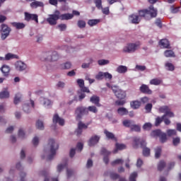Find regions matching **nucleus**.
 <instances>
[{
	"instance_id": "obj_25",
	"label": "nucleus",
	"mask_w": 181,
	"mask_h": 181,
	"mask_svg": "<svg viewBox=\"0 0 181 181\" xmlns=\"http://www.w3.org/2000/svg\"><path fill=\"white\" fill-rule=\"evenodd\" d=\"M141 103L139 100H133L130 103V107L133 110H138L140 108Z\"/></svg>"
},
{
	"instance_id": "obj_35",
	"label": "nucleus",
	"mask_w": 181,
	"mask_h": 181,
	"mask_svg": "<svg viewBox=\"0 0 181 181\" xmlns=\"http://www.w3.org/2000/svg\"><path fill=\"white\" fill-rule=\"evenodd\" d=\"M12 26H13L16 29H23L25 28V23H16V22H13V23H11Z\"/></svg>"
},
{
	"instance_id": "obj_49",
	"label": "nucleus",
	"mask_w": 181,
	"mask_h": 181,
	"mask_svg": "<svg viewBox=\"0 0 181 181\" xmlns=\"http://www.w3.org/2000/svg\"><path fill=\"white\" fill-rule=\"evenodd\" d=\"M136 177H138V173L134 172L130 174L129 181H136Z\"/></svg>"
},
{
	"instance_id": "obj_20",
	"label": "nucleus",
	"mask_w": 181,
	"mask_h": 181,
	"mask_svg": "<svg viewBox=\"0 0 181 181\" xmlns=\"http://www.w3.org/2000/svg\"><path fill=\"white\" fill-rule=\"evenodd\" d=\"M116 71L119 74H125L128 72V67L124 65H119L116 68Z\"/></svg>"
},
{
	"instance_id": "obj_31",
	"label": "nucleus",
	"mask_w": 181,
	"mask_h": 181,
	"mask_svg": "<svg viewBox=\"0 0 181 181\" xmlns=\"http://www.w3.org/2000/svg\"><path fill=\"white\" fill-rule=\"evenodd\" d=\"M59 19H61V21H69L70 19H73V14L65 13L61 15L59 12Z\"/></svg>"
},
{
	"instance_id": "obj_30",
	"label": "nucleus",
	"mask_w": 181,
	"mask_h": 181,
	"mask_svg": "<svg viewBox=\"0 0 181 181\" xmlns=\"http://www.w3.org/2000/svg\"><path fill=\"white\" fill-rule=\"evenodd\" d=\"M1 73L4 74V76H9V71H11V67L8 65H3L1 68Z\"/></svg>"
},
{
	"instance_id": "obj_15",
	"label": "nucleus",
	"mask_w": 181,
	"mask_h": 181,
	"mask_svg": "<svg viewBox=\"0 0 181 181\" xmlns=\"http://www.w3.org/2000/svg\"><path fill=\"white\" fill-rule=\"evenodd\" d=\"M147 10V16L150 15L151 18H156L158 15V10L154 8L153 6H150Z\"/></svg>"
},
{
	"instance_id": "obj_45",
	"label": "nucleus",
	"mask_w": 181,
	"mask_h": 181,
	"mask_svg": "<svg viewBox=\"0 0 181 181\" xmlns=\"http://www.w3.org/2000/svg\"><path fill=\"white\" fill-rule=\"evenodd\" d=\"M36 128H37V129H40L41 131L45 129V124H43V122L41 120H38L36 122Z\"/></svg>"
},
{
	"instance_id": "obj_50",
	"label": "nucleus",
	"mask_w": 181,
	"mask_h": 181,
	"mask_svg": "<svg viewBox=\"0 0 181 181\" xmlns=\"http://www.w3.org/2000/svg\"><path fill=\"white\" fill-rule=\"evenodd\" d=\"M130 129L132 131H134L135 132H139V131H141V127L138 124H134V123H133V124H132V127H130Z\"/></svg>"
},
{
	"instance_id": "obj_59",
	"label": "nucleus",
	"mask_w": 181,
	"mask_h": 181,
	"mask_svg": "<svg viewBox=\"0 0 181 181\" xmlns=\"http://www.w3.org/2000/svg\"><path fill=\"white\" fill-rule=\"evenodd\" d=\"M152 128V124L147 122L145 123L143 126V129H145V131H149Z\"/></svg>"
},
{
	"instance_id": "obj_26",
	"label": "nucleus",
	"mask_w": 181,
	"mask_h": 181,
	"mask_svg": "<svg viewBox=\"0 0 181 181\" xmlns=\"http://www.w3.org/2000/svg\"><path fill=\"white\" fill-rule=\"evenodd\" d=\"M73 66L71 62H66L65 63H62L59 65V69L61 70H69V69Z\"/></svg>"
},
{
	"instance_id": "obj_55",
	"label": "nucleus",
	"mask_w": 181,
	"mask_h": 181,
	"mask_svg": "<svg viewBox=\"0 0 181 181\" xmlns=\"http://www.w3.org/2000/svg\"><path fill=\"white\" fill-rule=\"evenodd\" d=\"M124 163V160L121 158L117 159L112 162V166H115V165H122Z\"/></svg>"
},
{
	"instance_id": "obj_53",
	"label": "nucleus",
	"mask_w": 181,
	"mask_h": 181,
	"mask_svg": "<svg viewBox=\"0 0 181 181\" xmlns=\"http://www.w3.org/2000/svg\"><path fill=\"white\" fill-rule=\"evenodd\" d=\"M166 117H169V118H173L175 117V113L173 112H171L170 109L166 112V114H164L163 115V118H166Z\"/></svg>"
},
{
	"instance_id": "obj_5",
	"label": "nucleus",
	"mask_w": 181,
	"mask_h": 181,
	"mask_svg": "<svg viewBox=\"0 0 181 181\" xmlns=\"http://www.w3.org/2000/svg\"><path fill=\"white\" fill-rule=\"evenodd\" d=\"M60 19V11L56 10L54 14H49L47 21L49 25H57V21Z\"/></svg>"
},
{
	"instance_id": "obj_39",
	"label": "nucleus",
	"mask_w": 181,
	"mask_h": 181,
	"mask_svg": "<svg viewBox=\"0 0 181 181\" xmlns=\"http://www.w3.org/2000/svg\"><path fill=\"white\" fill-rule=\"evenodd\" d=\"M134 124V121L130 120V119H124L122 122V124L124 127H126V128H131Z\"/></svg>"
},
{
	"instance_id": "obj_37",
	"label": "nucleus",
	"mask_w": 181,
	"mask_h": 181,
	"mask_svg": "<svg viewBox=\"0 0 181 181\" xmlns=\"http://www.w3.org/2000/svg\"><path fill=\"white\" fill-rule=\"evenodd\" d=\"M165 70H168V71H173L175 70V65L169 62H167L165 64Z\"/></svg>"
},
{
	"instance_id": "obj_21",
	"label": "nucleus",
	"mask_w": 181,
	"mask_h": 181,
	"mask_svg": "<svg viewBox=\"0 0 181 181\" xmlns=\"http://www.w3.org/2000/svg\"><path fill=\"white\" fill-rule=\"evenodd\" d=\"M140 91L141 93H144V94H152V90L149 88V86L148 85L142 84L140 87Z\"/></svg>"
},
{
	"instance_id": "obj_17",
	"label": "nucleus",
	"mask_w": 181,
	"mask_h": 181,
	"mask_svg": "<svg viewBox=\"0 0 181 181\" xmlns=\"http://www.w3.org/2000/svg\"><path fill=\"white\" fill-rule=\"evenodd\" d=\"M25 21H35L36 23H39V20L37 19V14H30L28 13H25Z\"/></svg>"
},
{
	"instance_id": "obj_36",
	"label": "nucleus",
	"mask_w": 181,
	"mask_h": 181,
	"mask_svg": "<svg viewBox=\"0 0 181 181\" xmlns=\"http://www.w3.org/2000/svg\"><path fill=\"white\" fill-rule=\"evenodd\" d=\"M165 57H176L175 52L172 49H167L164 52Z\"/></svg>"
},
{
	"instance_id": "obj_19",
	"label": "nucleus",
	"mask_w": 181,
	"mask_h": 181,
	"mask_svg": "<svg viewBox=\"0 0 181 181\" xmlns=\"http://www.w3.org/2000/svg\"><path fill=\"white\" fill-rule=\"evenodd\" d=\"M159 45L162 49H170V43L169 40L163 39L159 42Z\"/></svg>"
},
{
	"instance_id": "obj_46",
	"label": "nucleus",
	"mask_w": 181,
	"mask_h": 181,
	"mask_svg": "<svg viewBox=\"0 0 181 181\" xmlns=\"http://www.w3.org/2000/svg\"><path fill=\"white\" fill-rule=\"evenodd\" d=\"M98 64L99 66H107L110 64V60L108 59H99L98 60Z\"/></svg>"
},
{
	"instance_id": "obj_48",
	"label": "nucleus",
	"mask_w": 181,
	"mask_h": 181,
	"mask_svg": "<svg viewBox=\"0 0 181 181\" xmlns=\"http://www.w3.org/2000/svg\"><path fill=\"white\" fill-rule=\"evenodd\" d=\"M160 153H162V147H156L155 148V158H160Z\"/></svg>"
},
{
	"instance_id": "obj_38",
	"label": "nucleus",
	"mask_w": 181,
	"mask_h": 181,
	"mask_svg": "<svg viewBox=\"0 0 181 181\" xmlns=\"http://www.w3.org/2000/svg\"><path fill=\"white\" fill-rule=\"evenodd\" d=\"M170 110V107H169V106L164 105L158 108V112L162 114H166Z\"/></svg>"
},
{
	"instance_id": "obj_8",
	"label": "nucleus",
	"mask_w": 181,
	"mask_h": 181,
	"mask_svg": "<svg viewBox=\"0 0 181 181\" xmlns=\"http://www.w3.org/2000/svg\"><path fill=\"white\" fill-rule=\"evenodd\" d=\"M32 108H35V101L30 100L28 102L25 103L23 105V110L26 114H29L32 111Z\"/></svg>"
},
{
	"instance_id": "obj_28",
	"label": "nucleus",
	"mask_w": 181,
	"mask_h": 181,
	"mask_svg": "<svg viewBox=\"0 0 181 181\" xmlns=\"http://www.w3.org/2000/svg\"><path fill=\"white\" fill-rule=\"evenodd\" d=\"M115 148L116 149L114 150V153H117L118 151H124V149H127V145L124 144L116 143Z\"/></svg>"
},
{
	"instance_id": "obj_1",
	"label": "nucleus",
	"mask_w": 181,
	"mask_h": 181,
	"mask_svg": "<svg viewBox=\"0 0 181 181\" xmlns=\"http://www.w3.org/2000/svg\"><path fill=\"white\" fill-rule=\"evenodd\" d=\"M59 149V143L54 139H49L47 147L44 149L41 158L47 160H52Z\"/></svg>"
},
{
	"instance_id": "obj_34",
	"label": "nucleus",
	"mask_w": 181,
	"mask_h": 181,
	"mask_svg": "<svg viewBox=\"0 0 181 181\" xmlns=\"http://www.w3.org/2000/svg\"><path fill=\"white\" fill-rule=\"evenodd\" d=\"M117 114L122 117L124 115H128V110L125 107H119L117 109Z\"/></svg>"
},
{
	"instance_id": "obj_18",
	"label": "nucleus",
	"mask_w": 181,
	"mask_h": 181,
	"mask_svg": "<svg viewBox=\"0 0 181 181\" xmlns=\"http://www.w3.org/2000/svg\"><path fill=\"white\" fill-rule=\"evenodd\" d=\"M101 155H103V162L107 165L110 162V158H108V155H110V151H107L105 148H102L100 151Z\"/></svg>"
},
{
	"instance_id": "obj_22",
	"label": "nucleus",
	"mask_w": 181,
	"mask_h": 181,
	"mask_svg": "<svg viewBox=\"0 0 181 181\" xmlns=\"http://www.w3.org/2000/svg\"><path fill=\"white\" fill-rule=\"evenodd\" d=\"M18 136L20 138V139H26V138H28L25 128L21 127L18 129Z\"/></svg>"
},
{
	"instance_id": "obj_24",
	"label": "nucleus",
	"mask_w": 181,
	"mask_h": 181,
	"mask_svg": "<svg viewBox=\"0 0 181 181\" xmlns=\"http://www.w3.org/2000/svg\"><path fill=\"white\" fill-rule=\"evenodd\" d=\"M65 168H67V161H63L62 163L58 164L57 166V173H61V172H63Z\"/></svg>"
},
{
	"instance_id": "obj_29",
	"label": "nucleus",
	"mask_w": 181,
	"mask_h": 181,
	"mask_svg": "<svg viewBox=\"0 0 181 181\" xmlns=\"http://www.w3.org/2000/svg\"><path fill=\"white\" fill-rule=\"evenodd\" d=\"M10 93L8 88H4L1 92H0V98L4 100L5 98H9Z\"/></svg>"
},
{
	"instance_id": "obj_52",
	"label": "nucleus",
	"mask_w": 181,
	"mask_h": 181,
	"mask_svg": "<svg viewBox=\"0 0 181 181\" xmlns=\"http://www.w3.org/2000/svg\"><path fill=\"white\" fill-rule=\"evenodd\" d=\"M163 119H165V117H163V116H162L161 117H158L156 119V122H155L156 127H159V125H160V124L162 123Z\"/></svg>"
},
{
	"instance_id": "obj_58",
	"label": "nucleus",
	"mask_w": 181,
	"mask_h": 181,
	"mask_svg": "<svg viewBox=\"0 0 181 181\" xmlns=\"http://www.w3.org/2000/svg\"><path fill=\"white\" fill-rule=\"evenodd\" d=\"M140 143H141V140L139 139V138L134 137L133 139V146H134V148L138 146V145H139Z\"/></svg>"
},
{
	"instance_id": "obj_64",
	"label": "nucleus",
	"mask_w": 181,
	"mask_h": 181,
	"mask_svg": "<svg viewBox=\"0 0 181 181\" xmlns=\"http://www.w3.org/2000/svg\"><path fill=\"white\" fill-rule=\"evenodd\" d=\"M25 177H26V173L25 172H21L20 173V181H25Z\"/></svg>"
},
{
	"instance_id": "obj_23",
	"label": "nucleus",
	"mask_w": 181,
	"mask_h": 181,
	"mask_svg": "<svg viewBox=\"0 0 181 181\" xmlns=\"http://www.w3.org/2000/svg\"><path fill=\"white\" fill-rule=\"evenodd\" d=\"M30 6L33 9H36L37 8H43V6H45V4L42 1H35L32 2Z\"/></svg>"
},
{
	"instance_id": "obj_33",
	"label": "nucleus",
	"mask_w": 181,
	"mask_h": 181,
	"mask_svg": "<svg viewBox=\"0 0 181 181\" xmlns=\"http://www.w3.org/2000/svg\"><path fill=\"white\" fill-rule=\"evenodd\" d=\"M40 142V137L39 136H35L32 139V144L35 148L39 146Z\"/></svg>"
},
{
	"instance_id": "obj_11",
	"label": "nucleus",
	"mask_w": 181,
	"mask_h": 181,
	"mask_svg": "<svg viewBox=\"0 0 181 181\" xmlns=\"http://www.w3.org/2000/svg\"><path fill=\"white\" fill-rule=\"evenodd\" d=\"M15 67L18 71H25L28 69V65L22 61H18L15 63Z\"/></svg>"
},
{
	"instance_id": "obj_32",
	"label": "nucleus",
	"mask_w": 181,
	"mask_h": 181,
	"mask_svg": "<svg viewBox=\"0 0 181 181\" xmlns=\"http://www.w3.org/2000/svg\"><path fill=\"white\" fill-rule=\"evenodd\" d=\"M150 84L151 86H160L162 84V79L158 78H153L150 80Z\"/></svg>"
},
{
	"instance_id": "obj_43",
	"label": "nucleus",
	"mask_w": 181,
	"mask_h": 181,
	"mask_svg": "<svg viewBox=\"0 0 181 181\" xmlns=\"http://www.w3.org/2000/svg\"><path fill=\"white\" fill-rule=\"evenodd\" d=\"M12 59H18V55L12 53H8L5 55L4 60H11Z\"/></svg>"
},
{
	"instance_id": "obj_47",
	"label": "nucleus",
	"mask_w": 181,
	"mask_h": 181,
	"mask_svg": "<svg viewBox=\"0 0 181 181\" xmlns=\"http://www.w3.org/2000/svg\"><path fill=\"white\" fill-rule=\"evenodd\" d=\"M56 87H57V88H59V90H63V88H64V87H66V83H64L62 81H59L56 84Z\"/></svg>"
},
{
	"instance_id": "obj_51",
	"label": "nucleus",
	"mask_w": 181,
	"mask_h": 181,
	"mask_svg": "<svg viewBox=\"0 0 181 181\" xmlns=\"http://www.w3.org/2000/svg\"><path fill=\"white\" fill-rule=\"evenodd\" d=\"M147 16H148V10L147 9L141 10V11H139V18H146Z\"/></svg>"
},
{
	"instance_id": "obj_60",
	"label": "nucleus",
	"mask_w": 181,
	"mask_h": 181,
	"mask_svg": "<svg viewBox=\"0 0 181 181\" xmlns=\"http://www.w3.org/2000/svg\"><path fill=\"white\" fill-rule=\"evenodd\" d=\"M78 26L80 28V29H83V28H86V21L83 20H80L78 21Z\"/></svg>"
},
{
	"instance_id": "obj_57",
	"label": "nucleus",
	"mask_w": 181,
	"mask_h": 181,
	"mask_svg": "<svg viewBox=\"0 0 181 181\" xmlns=\"http://www.w3.org/2000/svg\"><path fill=\"white\" fill-rule=\"evenodd\" d=\"M162 133V132L159 129L158 130H154L151 132V136H153L154 138L156 136H160V134Z\"/></svg>"
},
{
	"instance_id": "obj_13",
	"label": "nucleus",
	"mask_w": 181,
	"mask_h": 181,
	"mask_svg": "<svg viewBox=\"0 0 181 181\" xmlns=\"http://www.w3.org/2000/svg\"><path fill=\"white\" fill-rule=\"evenodd\" d=\"M129 22L134 25H138L141 22V18L136 14H132L129 16Z\"/></svg>"
},
{
	"instance_id": "obj_42",
	"label": "nucleus",
	"mask_w": 181,
	"mask_h": 181,
	"mask_svg": "<svg viewBox=\"0 0 181 181\" xmlns=\"http://www.w3.org/2000/svg\"><path fill=\"white\" fill-rule=\"evenodd\" d=\"M100 22H101V20L100 19H91L88 21V25L93 27L95 26V25H98V23H100Z\"/></svg>"
},
{
	"instance_id": "obj_44",
	"label": "nucleus",
	"mask_w": 181,
	"mask_h": 181,
	"mask_svg": "<svg viewBox=\"0 0 181 181\" xmlns=\"http://www.w3.org/2000/svg\"><path fill=\"white\" fill-rule=\"evenodd\" d=\"M158 138L160 139V142H161V144H165V142H166V141H168V137L166 136L165 133L162 132L160 134V136H158Z\"/></svg>"
},
{
	"instance_id": "obj_41",
	"label": "nucleus",
	"mask_w": 181,
	"mask_h": 181,
	"mask_svg": "<svg viewBox=\"0 0 181 181\" xmlns=\"http://www.w3.org/2000/svg\"><path fill=\"white\" fill-rule=\"evenodd\" d=\"M104 134L106 135V138H107V139H113V141L117 140L115 136H114V134L108 132L107 130H105Z\"/></svg>"
},
{
	"instance_id": "obj_40",
	"label": "nucleus",
	"mask_w": 181,
	"mask_h": 181,
	"mask_svg": "<svg viewBox=\"0 0 181 181\" xmlns=\"http://www.w3.org/2000/svg\"><path fill=\"white\" fill-rule=\"evenodd\" d=\"M21 100H22V94L17 93V94H16V95L14 97L13 103L16 105H18V104H19V103H21Z\"/></svg>"
},
{
	"instance_id": "obj_62",
	"label": "nucleus",
	"mask_w": 181,
	"mask_h": 181,
	"mask_svg": "<svg viewBox=\"0 0 181 181\" xmlns=\"http://www.w3.org/2000/svg\"><path fill=\"white\" fill-rule=\"evenodd\" d=\"M150 154H151V149H149L148 148H144L143 149L144 156H149Z\"/></svg>"
},
{
	"instance_id": "obj_10",
	"label": "nucleus",
	"mask_w": 181,
	"mask_h": 181,
	"mask_svg": "<svg viewBox=\"0 0 181 181\" xmlns=\"http://www.w3.org/2000/svg\"><path fill=\"white\" fill-rule=\"evenodd\" d=\"M16 169L18 170H21V169H22V163H21V162H17L16 163V165H13L11 167L8 171L9 176H11V177H13V176H15V173L16 172Z\"/></svg>"
},
{
	"instance_id": "obj_61",
	"label": "nucleus",
	"mask_w": 181,
	"mask_h": 181,
	"mask_svg": "<svg viewBox=\"0 0 181 181\" xmlns=\"http://www.w3.org/2000/svg\"><path fill=\"white\" fill-rule=\"evenodd\" d=\"M177 132L175 129H168L167 130V134L168 136H173V135H176Z\"/></svg>"
},
{
	"instance_id": "obj_7",
	"label": "nucleus",
	"mask_w": 181,
	"mask_h": 181,
	"mask_svg": "<svg viewBox=\"0 0 181 181\" xmlns=\"http://www.w3.org/2000/svg\"><path fill=\"white\" fill-rule=\"evenodd\" d=\"M112 90L115 96L120 100H123V98H125V97H127V93H125V91L121 90L119 87H118V86H112Z\"/></svg>"
},
{
	"instance_id": "obj_27",
	"label": "nucleus",
	"mask_w": 181,
	"mask_h": 181,
	"mask_svg": "<svg viewBox=\"0 0 181 181\" xmlns=\"http://www.w3.org/2000/svg\"><path fill=\"white\" fill-rule=\"evenodd\" d=\"M90 103L92 104H95V105H97V107H100L101 104H100V97L97 95H93L90 99Z\"/></svg>"
},
{
	"instance_id": "obj_63",
	"label": "nucleus",
	"mask_w": 181,
	"mask_h": 181,
	"mask_svg": "<svg viewBox=\"0 0 181 181\" xmlns=\"http://www.w3.org/2000/svg\"><path fill=\"white\" fill-rule=\"evenodd\" d=\"M152 103H147L145 106V110L146 112H151V111H152Z\"/></svg>"
},
{
	"instance_id": "obj_2",
	"label": "nucleus",
	"mask_w": 181,
	"mask_h": 181,
	"mask_svg": "<svg viewBox=\"0 0 181 181\" xmlns=\"http://www.w3.org/2000/svg\"><path fill=\"white\" fill-rule=\"evenodd\" d=\"M59 59V54L56 51H49L47 52H44L43 54H42V55L40 57V60L41 62H57Z\"/></svg>"
},
{
	"instance_id": "obj_14",
	"label": "nucleus",
	"mask_w": 181,
	"mask_h": 181,
	"mask_svg": "<svg viewBox=\"0 0 181 181\" xmlns=\"http://www.w3.org/2000/svg\"><path fill=\"white\" fill-rule=\"evenodd\" d=\"M53 124H59V125H61L63 127L64 125V119L59 117V115L55 114L52 119Z\"/></svg>"
},
{
	"instance_id": "obj_4",
	"label": "nucleus",
	"mask_w": 181,
	"mask_h": 181,
	"mask_svg": "<svg viewBox=\"0 0 181 181\" xmlns=\"http://www.w3.org/2000/svg\"><path fill=\"white\" fill-rule=\"evenodd\" d=\"M140 47H141V42H139L128 43L123 47L122 52L123 53H129V54L135 53L136 50H138V49H139Z\"/></svg>"
},
{
	"instance_id": "obj_16",
	"label": "nucleus",
	"mask_w": 181,
	"mask_h": 181,
	"mask_svg": "<svg viewBox=\"0 0 181 181\" xmlns=\"http://www.w3.org/2000/svg\"><path fill=\"white\" fill-rule=\"evenodd\" d=\"M88 128V124H86L82 122L78 123V129L76 130L77 135H81L83 129H87Z\"/></svg>"
},
{
	"instance_id": "obj_54",
	"label": "nucleus",
	"mask_w": 181,
	"mask_h": 181,
	"mask_svg": "<svg viewBox=\"0 0 181 181\" xmlns=\"http://www.w3.org/2000/svg\"><path fill=\"white\" fill-rule=\"evenodd\" d=\"M95 78L96 80H103L104 79V72L99 71L98 74L95 75Z\"/></svg>"
},
{
	"instance_id": "obj_12",
	"label": "nucleus",
	"mask_w": 181,
	"mask_h": 181,
	"mask_svg": "<svg viewBox=\"0 0 181 181\" xmlns=\"http://www.w3.org/2000/svg\"><path fill=\"white\" fill-rule=\"evenodd\" d=\"M101 137L98 135H93L92 136L88 142V144L89 146H94L95 145H97V144H98V142H100V139Z\"/></svg>"
},
{
	"instance_id": "obj_6",
	"label": "nucleus",
	"mask_w": 181,
	"mask_h": 181,
	"mask_svg": "<svg viewBox=\"0 0 181 181\" xmlns=\"http://www.w3.org/2000/svg\"><path fill=\"white\" fill-rule=\"evenodd\" d=\"M11 30H12L11 29V28H9V26H8V25L1 24V40H5V39H6V37H8V36H9Z\"/></svg>"
},
{
	"instance_id": "obj_56",
	"label": "nucleus",
	"mask_w": 181,
	"mask_h": 181,
	"mask_svg": "<svg viewBox=\"0 0 181 181\" xmlns=\"http://www.w3.org/2000/svg\"><path fill=\"white\" fill-rule=\"evenodd\" d=\"M103 78L106 80H112V74L109 72H103Z\"/></svg>"
},
{
	"instance_id": "obj_3",
	"label": "nucleus",
	"mask_w": 181,
	"mask_h": 181,
	"mask_svg": "<svg viewBox=\"0 0 181 181\" xmlns=\"http://www.w3.org/2000/svg\"><path fill=\"white\" fill-rule=\"evenodd\" d=\"M87 111H90V112H93V114H97V112H98V109H97V107L95 106H89L88 108L78 107L75 111L76 119H80Z\"/></svg>"
},
{
	"instance_id": "obj_9",
	"label": "nucleus",
	"mask_w": 181,
	"mask_h": 181,
	"mask_svg": "<svg viewBox=\"0 0 181 181\" xmlns=\"http://www.w3.org/2000/svg\"><path fill=\"white\" fill-rule=\"evenodd\" d=\"M40 104H41V105L45 108H50L53 103L47 98L41 97L40 98Z\"/></svg>"
}]
</instances>
